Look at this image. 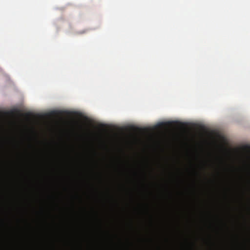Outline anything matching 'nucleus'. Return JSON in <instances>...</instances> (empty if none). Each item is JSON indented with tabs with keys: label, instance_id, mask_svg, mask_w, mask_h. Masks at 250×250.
Segmentation results:
<instances>
[{
	"label": "nucleus",
	"instance_id": "1",
	"mask_svg": "<svg viewBox=\"0 0 250 250\" xmlns=\"http://www.w3.org/2000/svg\"><path fill=\"white\" fill-rule=\"evenodd\" d=\"M246 148H249V149H250V146H246Z\"/></svg>",
	"mask_w": 250,
	"mask_h": 250
}]
</instances>
